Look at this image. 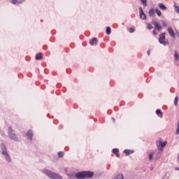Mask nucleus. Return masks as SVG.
<instances>
[{"label": "nucleus", "mask_w": 179, "mask_h": 179, "mask_svg": "<svg viewBox=\"0 0 179 179\" xmlns=\"http://www.w3.org/2000/svg\"><path fill=\"white\" fill-rule=\"evenodd\" d=\"M94 176V173L92 171H80L77 173H76L75 177L76 178L78 179H89V178H92L93 176Z\"/></svg>", "instance_id": "1"}, {"label": "nucleus", "mask_w": 179, "mask_h": 179, "mask_svg": "<svg viewBox=\"0 0 179 179\" xmlns=\"http://www.w3.org/2000/svg\"><path fill=\"white\" fill-rule=\"evenodd\" d=\"M7 132L10 139L14 141L15 142H19V137L17 136V134L15 133V130H13L12 126L8 127Z\"/></svg>", "instance_id": "2"}, {"label": "nucleus", "mask_w": 179, "mask_h": 179, "mask_svg": "<svg viewBox=\"0 0 179 179\" xmlns=\"http://www.w3.org/2000/svg\"><path fill=\"white\" fill-rule=\"evenodd\" d=\"M1 153H2L3 156H4L6 162L8 163H10V162H12V159H10V156L8 153V150L6 149V145L3 143H2L1 144Z\"/></svg>", "instance_id": "3"}, {"label": "nucleus", "mask_w": 179, "mask_h": 179, "mask_svg": "<svg viewBox=\"0 0 179 179\" xmlns=\"http://www.w3.org/2000/svg\"><path fill=\"white\" fill-rule=\"evenodd\" d=\"M42 172L43 174H45L47 177H48L50 179H59L61 178V176L51 171L50 170L48 169H43Z\"/></svg>", "instance_id": "4"}, {"label": "nucleus", "mask_w": 179, "mask_h": 179, "mask_svg": "<svg viewBox=\"0 0 179 179\" xmlns=\"http://www.w3.org/2000/svg\"><path fill=\"white\" fill-rule=\"evenodd\" d=\"M166 145H167V141H159V145H157V148L159 150V152H157L156 159H160V157L162 156V152H163V148L166 147Z\"/></svg>", "instance_id": "5"}, {"label": "nucleus", "mask_w": 179, "mask_h": 179, "mask_svg": "<svg viewBox=\"0 0 179 179\" xmlns=\"http://www.w3.org/2000/svg\"><path fill=\"white\" fill-rule=\"evenodd\" d=\"M159 43L163 44V45H167V43L166 42V33L164 32L159 34Z\"/></svg>", "instance_id": "6"}, {"label": "nucleus", "mask_w": 179, "mask_h": 179, "mask_svg": "<svg viewBox=\"0 0 179 179\" xmlns=\"http://www.w3.org/2000/svg\"><path fill=\"white\" fill-rule=\"evenodd\" d=\"M151 23L152 24L155 25V27L156 30H157V31H160V30L163 29V27L160 26V24H159V22H157L156 21H152Z\"/></svg>", "instance_id": "7"}, {"label": "nucleus", "mask_w": 179, "mask_h": 179, "mask_svg": "<svg viewBox=\"0 0 179 179\" xmlns=\"http://www.w3.org/2000/svg\"><path fill=\"white\" fill-rule=\"evenodd\" d=\"M10 2L13 3V5H16L17 6H19V5L24 2V0H10Z\"/></svg>", "instance_id": "8"}, {"label": "nucleus", "mask_w": 179, "mask_h": 179, "mask_svg": "<svg viewBox=\"0 0 179 179\" xmlns=\"http://www.w3.org/2000/svg\"><path fill=\"white\" fill-rule=\"evenodd\" d=\"M140 10V17L143 20H146V14L143 12V9H142V7L139 8Z\"/></svg>", "instance_id": "9"}, {"label": "nucleus", "mask_w": 179, "mask_h": 179, "mask_svg": "<svg viewBox=\"0 0 179 179\" xmlns=\"http://www.w3.org/2000/svg\"><path fill=\"white\" fill-rule=\"evenodd\" d=\"M168 33L173 38L176 37V34L174 33V30L173 29V28L169 27L168 28Z\"/></svg>", "instance_id": "10"}, {"label": "nucleus", "mask_w": 179, "mask_h": 179, "mask_svg": "<svg viewBox=\"0 0 179 179\" xmlns=\"http://www.w3.org/2000/svg\"><path fill=\"white\" fill-rule=\"evenodd\" d=\"M27 136L29 141H31V139H33V131L29 130L27 133Z\"/></svg>", "instance_id": "11"}, {"label": "nucleus", "mask_w": 179, "mask_h": 179, "mask_svg": "<svg viewBox=\"0 0 179 179\" xmlns=\"http://www.w3.org/2000/svg\"><path fill=\"white\" fill-rule=\"evenodd\" d=\"M90 44L92 45H96L97 44V38H93L90 41Z\"/></svg>", "instance_id": "12"}, {"label": "nucleus", "mask_w": 179, "mask_h": 179, "mask_svg": "<svg viewBox=\"0 0 179 179\" xmlns=\"http://www.w3.org/2000/svg\"><path fill=\"white\" fill-rule=\"evenodd\" d=\"M149 15L151 16V17H155V16H156V14L155 13V9L151 8L149 10Z\"/></svg>", "instance_id": "13"}, {"label": "nucleus", "mask_w": 179, "mask_h": 179, "mask_svg": "<svg viewBox=\"0 0 179 179\" xmlns=\"http://www.w3.org/2000/svg\"><path fill=\"white\" fill-rule=\"evenodd\" d=\"M134 150H124V153H125L126 156H129V155H132V153H134Z\"/></svg>", "instance_id": "14"}, {"label": "nucleus", "mask_w": 179, "mask_h": 179, "mask_svg": "<svg viewBox=\"0 0 179 179\" xmlns=\"http://www.w3.org/2000/svg\"><path fill=\"white\" fill-rule=\"evenodd\" d=\"M156 114L158 115V117H159L160 118H163V113L162 112V110L160 109H157L156 110Z\"/></svg>", "instance_id": "15"}, {"label": "nucleus", "mask_w": 179, "mask_h": 179, "mask_svg": "<svg viewBox=\"0 0 179 179\" xmlns=\"http://www.w3.org/2000/svg\"><path fill=\"white\" fill-rule=\"evenodd\" d=\"M158 6L162 9V10H166V9H167V7H166V6L163 4V3H159Z\"/></svg>", "instance_id": "16"}, {"label": "nucleus", "mask_w": 179, "mask_h": 179, "mask_svg": "<svg viewBox=\"0 0 179 179\" xmlns=\"http://www.w3.org/2000/svg\"><path fill=\"white\" fill-rule=\"evenodd\" d=\"M43 59V55L41 53H38L36 54V59L37 61L40 60V59Z\"/></svg>", "instance_id": "17"}, {"label": "nucleus", "mask_w": 179, "mask_h": 179, "mask_svg": "<svg viewBox=\"0 0 179 179\" xmlns=\"http://www.w3.org/2000/svg\"><path fill=\"white\" fill-rule=\"evenodd\" d=\"M174 58H175V61H179V55L177 51H175Z\"/></svg>", "instance_id": "18"}, {"label": "nucleus", "mask_w": 179, "mask_h": 179, "mask_svg": "<svg viewBox=\"0 0 179 179\" xmlns=\"http://www.w3.org/2000/svg\"><path fill=\"white\" fill-rule=\"evenodd\" d=\"M174 9H175V12L179 14V6H177L176 3H174Z\"/></svg>", "instance_id": "19"}, {"label": "nucleus", "mask_w": 179, "mask_h": 179, "mask_svg": "<svg viewBox=\"0 0 179 179\" xmlns=\"http://www.w3.org/2000/svg\"><path fill=\"white\" fill-rule=\"evenodd\" d=\"M153 155H155L154 152H150L148 155V159L149 160L152 161L153 160Z\"/></svg>", "instance_id": "20"}, {"label": "nucleus", "mask_w": 179, "mask_h": 179, "mask_svg": "<svg viewBox=\"0 0 179 179\" xmlns=\"http://www.w3.org/2000/svg\"><path fill=\"white\" fill-rule=\"evenodd\" d=\"M115 179H124V175L123 174H119L115 176Z\"/></svg>", "instance_id": "21"}, {"label": "nucleus", "mask_w": 179, "mask_h": 179, "mask_svg": "<svg viewBox=\"0 0 179 179\" xmlns=\"http://www.w3.org/2000/svg\"><path fill=\"white\" fill-rule=\"evenodd\" d=\"M155 13H157L158 16H162V12L160 11V10H159V8L155 9Z\"/></svg>", "instance_id": "22"}, {"label": "nucleus", "mask_w": 179, "mask_h": 179, "mask_svg": "<svg viewBox=\"0 0 179 179\" xmlns=\"http://www.w3.org/2000/svg\"><path fill=\"white\" fill-rule=\"evenodd\" d=\"M174 105L178 106V96H176L174 99Z\"/></svg>", "instance_id": "23"}, {"label": "nucleus", "mask_w": 179, "mask_h": 179, "mask_svg": "<svg viewBox=\"0 0 179 179\" xmlns=\"http://www.w3.org/2000/svg\"><path fill=\"white\" fill-rule=\"evenodd\" d=\"M106 34H111V28L110 27L106 28Z\"/></svg>", "instance_id": "24"}, {"label": "nucleus", "mask_w": 179, "mask_h": 179, "mask_svg": "<svg viewBox=\"0 0 179 179\" xmlns=\"http://www.w3.org/2000/svg\"><path fill=\"white\" fill-rule=\"evenodd\" d=\"M161 23L163 27H167V22H166L164 20H161Z\"/></svg>", "instance_id": "25"}, {"label": "nucleus", "mask_w": 179, "mask_h": 179, "mask_svg": "<svg viewBox=\"0 0 179 179\" xmlns=\"http://www.w3.org/2000/svg\"><path fill=\"white\" fill-rule=\"evenodd\" d=\"M141 2L144 5V6L148 5V0H141Z\"/></svg>", "instance_id": "26"}, {"label": "nucleus", "mask_w": 179, "mask_h": 179, "mask_svg": "<svg viewBox=\"0 0 179 179\" xmlns=\"http://www.w3.org/2000/svg\"><path fill=\"white\" fill-rule=\"evenodd\" d=\"M118 152H120L118 148H113V153H114V155H117V153H118Z\"/></svg>", "instance_id": "27"}, {"label": "nucleus", "mask_w": 179, "mask_h": 179, "mask_svg": "<svg viewBox=\"0 0 179 179\" xmlns=\"http://www.w3.org/2000/svg\"><path fill=\"white\" fill-rule=\"evenodd\" d=\"M58 157H64V152H59L57 153Z\"/></svg>", "instance_id": "28"}, {"label": "nucleus", "mask_w": 179, "mask_h": 179, "mask_svg": "<svg viewBox=\"0 0 179 179\" xmlns=\"http://www.w3.org/2000/svg\"><path fill=\"white\" fill-rule=\"evenodd\" d=\"M152 29H153V25H152L151 24H148V29L152 30Z\"/></svg>", "instance_id": "29"}, {"label": "nucleus", "mask_w": 179, "mask_h": 179, "mask_svg": "<svg viewBox=\"0 0 179 179\" xmlns=\"http://www.w3.org/2000/svg\"><path fill=\"white\" fill-rule=\"evenodd\" d=\"M135 32V29L132 27L129 28V33H134Z\"/></svg>", "instance_id": "30"}, {"label": "nucleus", "mask_w": 179, "mask_h": 179, "mask_svg": "<svg viewBox=\"0 0 179 179\" xmlns=\"http://www.w3.org/2000/svg\"><path fill=\"white\" fill-rule=\"evenodd\" d=\"M152 34H154L155 36H157V31H156V29H154L153 31H152Z\"/></svg>", "instance_id": "31"}, {"label": "nucleus", "mask_w": 179, "mask_h": 179, "mask_svg": "<svg viewBox=\"0 0 179 179\" xmlns=\"http://www.w3.org/2000/svg\"><path fill=\"white\" fill-rule=\"evenodd\" d=\"M178 134H179V126L178 127L176 130V135H178Z\"/></svg>", "instance_id": "32"}, {"label": "nucleus", "mask_w": 179, "mask_h": 179, "mask_svg": "<svg viewBox=\"0 0 179 179\" xmlns=\"http://www.w3.org/2000/svg\"><path fill=\"white\" fill-rule=\"evenodd\" d=\"M148 55H150V50H148L147 52Z\"/></svg>", "instance_id": "33"}, {"label": "nucleus", "mask_w": 179, "mask_h": 179, "mask_svg": "<svg viewBox=\"0 0 179 179\" xmlns=\"http://www.w3.org/2000/svg\"><path fill=\"white\" fill-rule=\"evenodd\" d=\"M115 155H116L117 157H120V154H118V152L117 154H115Z\"/></svg>", "instance_id": "34"}, {"label": "nucleus", "mask_w": 179, "mask_h": 179, "mask_svg": "<svg viewBox=\"0 0 179 179\" xmlns=\"http://www.w3.org/2000/svg\"><path fill=\"white\" fill-rule=\"evenodd\" d=\"M112 120H113V122H115V118L112 117Z\"/></svg>", "instance_id": "35"}, {"label": "nucleus", "mask_w": 179, "mask_h": 179, "mask_svg": "<svg viewBox=\"0 0 179 179\" xmlns=\"http://www.w3.org/2000/svg\"><path fill=\"white\" fill-rule=\"evenodd\" d=\"M175 170H177L178 171H179V167L175 168Z\"/></svg>", "instance_id": "36"}, {"label": "nucleus", "mask_w": 179, "mask_h": 179, "mask_svg": "<svg viewBox=\"0 0 179 179\" xmlns=\"http://www.w3.org/2000/svg\"><path fill=\"white\" fill-rule=\"evenodd\" d=\"M2 136H5V133H3V134H2Z\"/></svg>", "instance_id": "37"}]
</instances>
